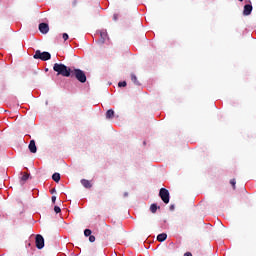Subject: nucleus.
Segmentation results:
<instances>
[{
    "label": "nucleus",
    "mask_w": 256,
    "mask_h": 256,
    "mask_svg": "<svg viewBox=\"0 0 256 256\" xmlns=\"http://www.w3.org/2000/svg\"><path fill=\"white\" fill-rule=\"evenodd\" d=\"M28 149H29L30 153H37V145L35 144V140H30Z\"/></svg>",
    "instance_id": "1a4fd4ad"
},
{
    "label": "nucleus",
    "mask_w": 256,
    "mask_h": 256,
    "mask_svg": "<svg viewBox=\"0 0 256 256\" xmlns=\"http://www.w3.org/2000/svg\"><path fill=\"white\" fill-rule=\"evenodd\" d=\"M81 185H83V187H85V189H91L93 187L91 182L87 179H82L81 180Z\"/></svg>",
    "instance_id": "9d476101"
},
{
    "label": "nucleus",
    "mask_w": 256,
    "mask_h": 256,
    "mask_svg": "<svg viewBox=\"0 0 256 256\" xmlns=\"http://www.w3.org/2000/svg\"><path fill=\"white\" fill-rule=\"evenodd\" d=\"M170 211H175V205L174 204L170 205Z\"/></svg>",
    "instance_id": "a878e982"
},
{
    "label": "nucleus",
    "mask_w": 256,
    "mask_h": 256,
    "mask_svg": "<svg viewBox=\"0 0 256 256\" xmlns=\"http://www.w3.org/2000/svg\"><path fill=\"white\" fill-rule=\"evenodd\" d=\"M184 256H193V254L191 252H186Z\"/></svg>",
    "instance_id": "cd10ccee"
},
{
    "label": "nucleus",
    "mask_w": 256,
    "mask_h": 256,
    "mask_svg": "<svg viewBox=\"0 0 256 256\" xmlns=\"http://www.w3.org/2000/svg\"><path fill=\"white\" fill-rule=\"evenodd\" d=\"M204 225H211V223H204Z\"/></svg>",
    "instance_id": "7c9ffc66"
},
{
    "label": "nucleus",
    "mask_w": 256,
    "mask_h": 256,
    "mask_svg": "<svg viewBox=\"0 0 256 256\" xmlns=\"http://www.w3.org/2000/svg\"><path fill=\"white\" fill-rule=\"evenodd\" d=\"M167 239V234L165 233H161L157 236V241H159L160 243H163V241H166Z\"/></svg>",
    "instance_id": "ddd939ff"
},
{
    "label": "nucleus",
    "mask_w": 256,
    "mask_h": 256,
    "mask_svg": "<svg viewBox=\"0 0 256 256\" xmlns=\"http://www.w3.org/2000/svg\"><path fill=\"white\" fill-rule=\"evenodd\" d=\"M194 245H196V247H200L201 244L199 243V241H195Z\"/></svg>",
    "instance_id": "bb28decb"
},
{
    "label": "nucleus",
    "mask_w": 256,
    "mask_h": 256,
    "mask_svg": "<svg viewBox=\"0 0 256 256\" xmlns=\"http://www.w3.org/2000/svg\"><path fill=\"white\" fill-rule=\"evenodd\" d=\"M159 197L160 199H162L163 203H165V205H168L171 196L169 194V190H167V188H161L159 190Z\"/></svg>",
    "instance_id": "20e7f679"
},
{
    "label": "nucleus",
    "mask_w": 256,
    "mask_h": 256,
    "mask_svg": "<svg viewBox=\"0 0 256 256\" xmlns=\"http://www.w3.org/2000/svg\"><path fill=\"white\" fill-rule=\"evenodd\" d=\"M72 6H73V7H77V0H73Z\"/></svg>",
    "instance_id": "b1692460"
},
{
    "label": "nucleus",
    "mask_w": 256,
    "mask_h": 256,
    "mask_svg": "<svg viewBox=\"0 0 256 256\" xmlns=\"http://www.w3.org/2000/svg\"><path fill=\"white\" fill-rule=\"evenodd\" d=\"M93 232L91 231V229H85L84 230V235L85 237H90V235L92 234Z\"/></svg>",
    "instance_id": "dca6fc26"
},
{
    "label": "nucleus",
    "mask_w": 256,
    "mask_h": 256,
    "mask_svg": "<svg viewBox=\"0 0 256 256\" xmlns=\"http://www.w3.org/2000/svg\"><path fill=\"white\" fill-rule=\"evenodd\" d=\"M239 1H243V0H239Z\"/></svg>",
    "instance_id": "473e14b6"
},
{
    "label": "nucleus",
    "mask_w": 256,
    "mask_h": 256,
    "mask_svg": "<svg viewBox=\"0 0 256 256\" xmlns=\"http://www.w3.org/2000/svg\"><path fill=\"white\" fill-rule=\"evenodd\" d=\"M29 179V174L25 173L22 177H21V181H23V183H25V181H27Z\"/></svg>",
    "instance_id": "f3484780"
},
{
    "label": "nucleus",
    "mask_w": 256,
    "mask_h": 256,
    "mask_svg": "<svg viewBox=\"0 0 256 256\" xmlns=\"http://www.w3.org/2000/svg\"><path fill=\"white\" fill-rule=\"evenodd\" d=\"M118 87H127V81H120Z\"/></svg>",
    "instance_id": "a211bd4d"
},
{
    "label": "nucleus",
    "mask_w": 256,
    "mask_h": 256,
    "mask_svg": "<svg viewBox=\"0 0 256 256\" xmlns=\"http://www.w3.org/2000/svg\"><path fill=\"white\" fill-rule=\"evenodd\" d=\"M89 241H90V243H95V236L90 235L89 236Z\"/></svg>",
    "instance_id": "4be33fe9"
},
{
    "label": "nucleus",
    "mask_w": 256,
    "mask_h": 256,
    "mask_svg": "<svg viewBox=\"0 0 256 256\" xmlns=\"http://www.w3.org/2000/svg\"><path fill=\"white\" fill-rule=\"evenodd\" d=\"M230 185H232L233 189H235V185H237V181L235 179H231Z\"/></svg>",
    "instance_id": "6ab92c4d"
},
{
    "label": "nucleus",
    "mask_w": 256,
    "mask_h": 256,
    "mask_svg": "<svg viewBox=\"0 0 256 256\" xmlns=\"http://www.w3.org/2000/svg\"><path fill=\"white\" fill-rule=\"evenodd\" d=\"M145 143H146V142L144 141L143 144L145 145Z\"/></svg>",
    "instance_id": "2f4dec72"
},
{
    "label": "nucleus",
    "mask_w": 256,
    "mask_h": 256,
    "mask_svg": "<svg viewBox=\"0 0 256 256\" xmlns=\"http://www.w3.org/2000/svg\"><path fill=\"white\" fill-rule=\"evenodd\" d=\"M107 41H109V34H107V30L103 29L100 31V39L98 40V43L103 45L104 43H107Z\"/></svg>",
    "instance_id": "423d86ee"
},
{
    "label": "nucleus",
    "mask_w": 256,
    "mask_h": 256,
    "mask_svg": "<svg viewBox=\"0 0 256 256\" xmlns=\"http://www.w3.org/2000/svg\"><path fill=\"white\" fill-rule=\"evenodd\" d=\"M53 71H55L57 75H61L62 77H71L72 73L71 68L63 63H55L53 65Z\"/></svg>",
    "instance_id": "f257e3e1"
},
{
    "label": "nucleus",
    "mask_w": 256,
    "mask_h": 256,
    "mask_svg": "<svg viewBox=\"0 0 256 256\" xmlns=\"http://www.w3.org/2000/svg\"><path fill=\"white\" fill-rule=\"evenodd\" d=\"M51 193H52V194L55 193V189H52V190H51Z\"/></svg>",
    "instance_id": "c756f323"
},
{
    "label": "nucleus",
    "mask_w": 256,
    "mask_h": 256,
    "mask_svg": "<svg viewBox=\"0 0 256 256\" xmlns=\"http://www.w3.org/2000/svg\"><path fill=\"white\" fill-rule=\"evenodd\" d=\"M38 29H39L40 33H42L43 35H47V33H49V24L40 23L38 26Z\"/></svg>",
    "instance_id": "0eeeda50"
},
{
    "label": "nucleus",
    "mask_w": 256,
    "mask_h": 256,
    "mask_svg": "<svg viewBox=\"0 0 256 256\" xmlns=\"http://www.w3.org/2000/svg\"><path fill=\"white\" fill-rule=\"evenodd\" d=\"M118 19H119V14H114V15H113V20H114V21H117Z\"/></svg>",
    "instance_id": "5701e85b"
},
{
    "label": "nucleus",
    "mask_w": 256,
    "mask_h": 256,
    "mask_svg": "<svg viewBox=\"0 0 256 256\" xmlns=\"http://www.w3.org/2000/svg\"><path fill=\"white\" fill-rule=\"evenodd\" d=\"M33 57L35 59H40V61H49L51 59V53L47 51L41 52V50H36Z\"/></svg>",
    "instance_id": "7ed1b4c3"
},
{
    "label": "nucleus",
    "mask_w": 256,
    "mask_h": 256,
    "mask_svg": "<svg viewBox=\"0 0 256 256\" xmlns=\"http://www.w3.org/2000/svg\"><path fill=\"white\" fill-rule=\"evenodd\" d=\"M54 211H55L56 213H61V207H59V206H54Z\"/></svg>",
    "instance_id": "412c9836"
},
{
    "label": "nucleus",
    "mask_w": 256,
    "mask_h": 256,
    "mask_svg": "<svg viewBox=\"0 0 256 256\" xmlns=\"http://www.w3.org/2000/svg\"><path fill=\"white\" fill-rule=\"evenodd\" d=\"M130 77H131L132 83H134V85H137V87H140L141 82H139V80L137 79V75L132 73Z\"/></svg>",
    "instance_id": "9b49d317"
},
{
    "label": "nucleus",
    "mask_w": 256,
    "mask_h": 256,
    "mask_svg": "<svg viewBox=\"0 0 256 256\" xmlns=\"http://www.w3.org/2000/svg\"><path fill=\"white\" fill-rule=\"evenodd\" d=\"M128 196H129V193L125 192L124 197H128Z\"/></svg>",
    "instance_id": "c85d7f7f"
},
{
    "label": "nucleus",
    "mask_w": 256,
    "mask_h": 256,
    "mask_svg": "<svg viewBox=\"0 0 256 256\" xmlns=\"http://www.w3.org/2000/svg\"><path fill=\"white\" fill-rule=\"evenodd\" d=\"M62 38L64 39V41H67L69 39V34L63 33Z\"/></svg>",
    "instance_id": "aec40b11"
},
{
    "label": "nucleus",
    "mask_w": 256,
    "mask_h": 256,
    "mask_svg": "<svg viewBox=\"0 0 256 256\" xmlns=\"http://www.w3.org/2000/svg\"><path fill=\"white\" fill-rule=\"evenodd\" d=\"M52 179H53V181H55V183H59V181H61V174L55 172V173L52 175Z\"/></svg>",
    "instance_id": "4468645a"
},
{
    "label": "nucleus",
    "mask_w": 256,
    "mask_h": 256,
    "mask_svg": "<svg viewBox=\"0 0 256 256\" xmlns=\"http://www.w3.org/2000/svg\"><path fill=\"white\" fill-rule=\"evenodd\" d=\"M55 201H57V196H52V203L55 204Z\"/></svg>",
    "instance_id": "393cba45"
},
{
    "label": "nucleus",
    "mask_w": 256,
    "mask_h": 256,
    "mask_svg": "<svg viewBox=\"0 0 256 256\" xmlns=\"http://www.w3.org/2000/svg\"><path fill=\"white\" fill-rule=\"evenodd\" d=\"M35 244L37 249H43L45 247V239L42 235L37 234L35 237Z\"/></svg>",
    "instance_id": "39448f33"
},
{
    "label": "nucleus",
    "mask_w": 256,
    "mask_h": 256,
    "mask_svg": "<svg viewBox=\"0 0 256 256\" xmlns=\"http://www.w3.org/2000/svg\"><path fill=\"white\" fill-rule=\"evenodd\" d=\"M159 209V206H157V204L153 203L150 206V211L151 213H157V210Z\"/></svg>",
    "instance_id": "2eb2a0df"
},
{
    "label": "nucleus",
    "mask_w": 256,
    "mask_h": 256,
    "mask_svg": "<svg viewBox=\"0 0 256 256\" xmlns=\"http://www.w3.org/2000/svg\"><path fill=\"white\" fill-rule=\"evenodd\" d=\"M70 77H75L79 83H87V75L79 68H74L71 72Z\"/></svg>",
    "instance_id": "f03ea898"
},
{
    "label": "nucleus",
    "mask_w": 256,
    "mask_h": 256,
    "mask_svg": "<svg viewBox=\"0 0 256 256\" xmlns=\"http://www.w3.org/2000/svg\"><path fill=\"white\" fill-rule=\"evenodd\" d=\"M252 12H253V5L245 4L244 5V10H243V15H245V16L251 15Z\"/></svg>",
    "instance_id": "6e6552de"
},
{
    "label": "nucleus",
    "mask_w": 256,
    "mask_h": 256,
    "mask_svg": "<svg viewBox=\"0 0 256 256\" xmlns=\"http://www.w3.org/2000/svg\"><path fill=\"white\" fill-rule=\"evenodd\" d=\"M115 117V111L113 109H109L106 112V119H113Z\"/></svg>",
    "instance_id": "f8f14e48"
}]
</instances>
